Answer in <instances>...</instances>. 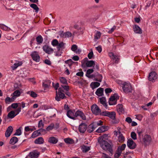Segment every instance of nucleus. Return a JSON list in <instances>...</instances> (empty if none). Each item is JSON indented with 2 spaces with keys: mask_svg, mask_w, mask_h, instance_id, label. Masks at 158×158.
Here are the masks:
<instances>
[{
  "mask_svg": "<svg viewBox=\"0 0 158 158\" xmlns=\"http://www.w3.org/2000/svg\"><path fill=\"white\" fill-rule=\"evenodd\" d=\"M107 139V135L104 134L98 138V141L100 146L103 150L108 151L112 155L113 152L112 149L113 146L110 144L106 141Z\"/></svg>",
  "mask_w": 158,
  "mask_h": 158,
  "instance_id": "1",
  "label": "nucleus"
},
{
  "mask_svg": "<svg viewBox=\"0 0 158 158\" xmlns=\"http://www.w3.org/2000/svg\"><path fill=\"white\" fill-rule=\"evenodd\" d=\"M137 133L138 134V138L140 141L144 143L145 145L149 144L152 141V138L151 136L148 134H145L143 136V131L137 130Z\"/></svg>",
  "mask_w": 158,
  "mask_h": 158,
  "instance_id": "2",
  "label": "nucleus"
},
{
  "mask_svg": "<svg viewBox=\"0 0 158 158\" xmlns=\"http://www.w3.org/2000/svg\"><path fill=\"white\" fill-rule=\"evenodd\" d=\"M122 89L124 93L128 94L131 93L132 88L131 84L128 82H123L122 83Z\"/></svg>",
  "mask_w": 158,
  "mask_h": 158,
  "instance_id": "3",
  "label": "nucleus"
},
{
  "mask_svg": "<svg viewBox=\"0 0 158 158\" xmlns=\"http://www.w3.org/2000/svg\"><path fill=\"white\" fill-rule=\"evenodd\" d=\"M21 108L20 107L14 110L10 111L8 113L7 117L5 118V119L13 118L21 111Z\"/></svg>",
  "mask_w": 158,
  "mask_h": 158,
  "instance_id": "4",
  "label": "nucleus"
},
{
  "mask_svg": "<svg viewBox=\"0 0 158 158\" xmlns=\"http://www.w3.org/2000/svg\"><path fill=\"white\" fill-rule=\"evenodd\" d=\"M31 56L33 60L34 61L36 62H39L40 60V57L39 55L38 52L34 51L32 52L31 54Z\"/></svg>",
  "mask_w": 158,
  "mask_h": 158,
  "instance_id": "5",
  "label": "nucleus"
},
{
  "mask_svg": "<svg viewBox=\"0 0 158 158\" xmlns=\"http://www.w3.org/2000/svg\"><path fill=\"white\" fill-rule=\"evenodd\" d=\"M148 78L150 81L154 82L157 78V75L156 72H152L149 73Z\"/></svg>",
  "mask_w": 158,
  "mask_h": 158,
  "instance_id": "6",
  "label": "nucleus"
},
{
  "mask_svg": "<svg viewBox=\"0 0 158 158\" xmlns=\"http://www.w3.org/2000/svg\"><path fill=\"white\" fill-rule=\"evenodd\" d=\"M91 110L92 113L96 115H99L101 112V110L96 104L93 105L92 106Z\"/></svg>",
  "mask_w": 158,
  "mask_h": 158,
  "instance_id": "7",
  "label": "nucleus"
},
{
  "mask_svg": "<svg viewBox=\"0 0 158 158\" xmlns=\"http://www.w3.org/2000/svg\"><path fill=\"white\" fill-rule=\"evenodd\" d=\"M43 51L46 53L51 54L53 52V49L48 45H45L42 47Z\"/></svg>",
  "mask_w": 158,
  "mask_h": 158,
  "instance_id": "8",
  "label": "nucleus"
},
{
  "mask_svg": "<svg viewBox=\"0 0 158 158\" xmlns=\"http://www.w3.org/2000/svg\"><path fill=\"white\" fill-rule=\"evenodd\" d=\"M75 118L79 117L83 120H85L86 119V116L84 113L81 111L78 110L75 113Z\"/></svg>",
  "mask_w": 158,
  "mask_h": 158,
  "instance_id": "9",
  "label": "nucleus"
},
{
  "mask_svg": "<svg viewBox=\"0 0 158 158\" xmlns=\"http://www.w3.org/2000/svg\"><path fill=\"white\" fill-rule=\"evenodd\" d=\"M136 145L135 143L132 139H130L127 140V146L130 149H135L136 148Z\"/></svg>",
  "mask_w": 158,
  "mask_h": 158,
  "instance_id": "10",
  "label": "nucleus"
},
{
  "mask_svg": "<svg viewBox=\"0 0 158 158\" xmlns=\"http://www.w3.org/2000/svg\"><path fill=\"white\" fill-rule=\"evenodd\" d=\"M65 97L64 94L63 93L58 92L57 91H56V95L55 99L57 101L60 100V99H63Z\"/></svg>",
  "mask_w": 158,
  "mask_h": 158,
  "instance_id": "11",
  "label": "nucleus"
},
{
  "mask_svg": "<svg viewBox=\"0 0 158 158\" xmlns=\"http://www.w3.org/2000/svg\"><path fill=\"white\" fill-rule=\"evenodd\" d=\"M87 126L85 123H81L79 126V131L81 133H84L87 129Z\"/></svg>",
  "mask_w": 158,
  "mask_h": 158,
  "instance_id": "12",
  "label": "nucleus"
},
{
  "mask_svg": "<svg viewBox=\"0 0 158 158\" xmlns=\"http://www.w3.org/2000/svg\"><path fill=\"white\" fill-rule=\"evenodd\" d=\"M96 76H97L98 78H95V80L99 82H101L102 79V76L101 75L98 74V73H97V74H96V75L95 74H92L89 75L87 77L89 78H93L95 77Z\"/></svg>",
  "mask_w": 158,
  "mask_h": 158,
  "instance_id": "13",
  "label": "nucleus"
},
{
  "mask_svg": "<svg viewBox=\"0 0 158 158\" xmlns=\"http://www.w3.org/2000/svg\"><path fill=\"white\" fill-rule=\"evenodd\" d=\"M66 114L69 118L74 120L76 119V118H75V113L72 110H68Z\"/></svg>",
  "mask_w": 158,
  "mask_h": 158,
  "instance_id": "14",
  "label": "nucleus"
},
{
  "mask_svg": "<svg viewBox=\"0 0 158 158\" xmlns=\"http://www.w3.org/2000/svg\"><path fill=\"white\" fill-rule=\"evenodd\" d=\"M117 98L114 95L110 97L109 101V104L110 105H113L116 104L117 103Z\"/></svg>",
  "mask_w": 158,
  "mask_h": 158,
  "instance_id": "15",
  "label": "nucleus"
},
{
  "mask_svg": "<svg viewBox=\"0 0 158 158\" xmlns=\"http://www.w3.org/2000/svg\"><path fill=\"white\" fill-rule=\"evenodd\" d=\"M40 154L39 152L36 151H34L30 152L28 155V156L31 158H37L39 156Z\"/></svg>",
  "mask_w": 158,
  "mask_h": 158,
  "instance_id": "16",
  "label": "nucleus"
},
{
  "mask_svg": "<svg viewBox=\"0 0 158 158\" xmlns=\"http://www.w3.org/2000/svg\"><path fill=\"white\" fill-rule=\"evenodd\" d=\"M60 35L62 37L64 38H69L72 36V34L69 31H67L66 32H64L62 31L60 32Z\"/></svg>",
  "mask_w": 158,
  "mask_h": 158,
  "instance_id": "17",
  "label": "nucleus"
},
{
  "mask_svg": "<svg viewBox=\"0 0 158 158\" xmlns=\"http://www.w3.org/2000/svg\"><path fill=\"white\" fill-rule=\"evenodd\" d=\"M109 56L113 60V61L115 63H118V56L117 55H115L112 52L109 53Z\"/></svg>",
  "mask_w": 158,
  "mask_h": 158,
  "instance_id": "18",
  "label": "nucleus"
},
{
  "mask_svg": "<svg viewBox=\"0 0 158 158\" xmlns=\"http://www.w3.org/2000/svg\"><path fill=\"white\" fill-rule=\"evenodd\" d=\"M13 131V128L12 126H10L7 128L5 133V136L6 137H9L12 133Z\"/></svg>",
  "mask_w": 158,
  "mask_h": 158,
  "instance_id": "19",
  "label": "nucleus"
},
{
  "mask_svg": "<svg viewBox=\"0 0 158 158\" xmlns=\"http://www.w3.org/2000/svg\"><path fill=\"white\" fill-rule=\"evenodd\" d=\"M108 127L106 126L100 127L96 131L98 133H102L107 130Z\"/></svg>",
  "mask_w": 158,
  "mask_h": 158,
  "instance_id": "20",
  "label": "nucleus"
},
{
  "mask_svg": "<svg viewBox=\"0 0 158 158\" xmlns=\"http://www.w3.org/2000/svg\"><path fill=\"white\" fill-rule=\"evenodd\" d=\"M134 31L136 33L141 34L142 33V30L140 27L138 26L135 25L133 27Z\"/></svg>",
  "mask_w": 158,
  "mask_h": 158,
  "instance_id": "21",
  "label": "nucleus"
},
{
  "mask_svg": "<svg viewBox=\"0 0 158 158\" xmlns=\"http://www.w3.org/2000/svg\"><path fill=\"white\" fill-rule=\"evenodd\" d=\"M96 128L93 123L90 124L87 128V131L89 133L92 132Z\"/></svg>",
  "mask_w": 158,
  "mask_h": 158,
  "instance_id": "22",
  "label": "nucleus"
},
{
  "mask_svg": "<svg viewBox=\"0 0 158 158\" xmlns=\"http://www.w3.org/2000/svg\"><path fill=\"white\" fill-rule=\"evenodd\" d=\"M44 139L42 137H40L36 139L34 141L35 143L41 144L44 143Z\"/></svg>",
  "mask_w": 158,
  "mask_h": 158,
  "instance_id": "23",
  "label": "nucleus"
},
{
  "mask_svg": "<svg viewBox=\"0 0 158 158\" xmlns=\"http://www.w3.org/2000/svg\"><path fill=\"white\" fill-rule=\"evenodd\" d=\"M22 63L21 61H17L16 63H15L11 67V68L13 70L16 69L18 67L22 65Z\"/></svg>",
  "mask_w": 158,
  "mask_h": 158,
  "instance_id": "24",
  "label": "nucleus"
},
{
  "mask_svg": "<svg viewBox=\"0 0 158 158\" xmlns=\"http://www.w3.org/2000/svg\"><path fill=\"white\" fill-rule=\"evenodd\" d=\"M103 89L102 88H99L96 91L95 94L98 96H102L103 94Z\"/></svg>",
  "mask_w": 158,
  "mask_h": 158,
  "instance_id": "25",
  "label": "nucleus"
},
{
  "mask_svg": "<svg viewBox=\"0 0 158 158\" xmlns=\"http://www.w3.org/2000/svg\"><path fill=\"white\" fill-rule=\"evenodd\" d=\"M100 103L106 108H107V105L106 102V99L105 97H102L100 98Z\"/></svg>",
  "mask_w": 158,
  "mask_h": 158,
  "instance_id": "26",
  "label": "nucleus"
},
{
  "mask_svg": "<svg viewBox=\"0 0 158 158\" xmlns=\"http://www.w3.org/2000/svg\"><path fill=\"white\" fill-rule=\"evenodd\" d=\"M58 139L55 137H51L48 139V142L51 143L55 144L58 142Z\"/></svg>",
  "mask_w": 158,
  "mask_h": 158,
  "instance_id": "27",
  "label": "nucleus"
},
{
  "mask_svg": "<svg viewBox=\"0 0 158 158\" xmlns=\"http://www.w3.org/2000/svg\"><path fill=\"white\" fill-rule=\"evenodd\" d=\"M100 83L98 82H92L90 86L93 89H94L99 86Z\"/></svg>",
  "mask_w": 158,
  "mask_h": 158,
  "instance_id": "28",
  "label": "nucleus"
},
{
  "mask_svg": "<svg viewBox=\"0 0 158 158\" xmlns=\"http://www.w3.org/2000/svg\"><path fill=\"white\" fill-rule=\"evenodd\" d=\"M85 65L87 67H91L95 65V62L93 60H88L86 63Z\"/></svg>",
  "mask_w": 158,
  "mask_h": 158,
  "instance_id": "29",
  "label": "nucleus"
},
{
  "mask_svg": "<svg viewBox=\"0 0 158 158\" xmlns=\"http://www.w3.org/2000/svg\"><path fill=\"white\" fill-rule=\"evenodd\" d=\"M30 6L35 10V12L37 13L39 11V9L37 5L33 3L31 4L30 5Z\"/></svg>",
  "mask_w": 158,
  "mask_h": 158,
  "instance_id": "30",
  "label": "nucleus"
},
{
  "mask_svg": "<svg viewBox=\"0 0 158 158\" xmlns=\"http://www.w3.org/2000/svg\"><path fill=\"white\" fill-rule=\"evenodd\" d=\"M40 135V132H39V130H37L35 131L31 135V137L33 138H35Z\"/></svg>",
  "mask_w": 158,
  "mask_h": 158,
  "instance_id": "31",
  "label": "nucleus"
},
{
  "mask_svg": "<svg viewBox=\"0 0 158 158\" xmlns=\"http://www.w3.org/2000/svg\"><path fill=\"white\" fill-rule=\"evenodd\" d=\"M18 141V139L17 137H14L10 140V143L12 144H14Z\"/></svg>",
  "mask_w": 158,
  "mask_h": 158,
  "instance_id": "32",
  "label": "nucleus"
},
{
  "mask_svg": "<svg viewBox=\"0 0 158 158\" xmlns=\"http://www.w3.org/2000/svg\"><path fill=\"white\" fill-rule=\"evenodd\" d=\"M36 40L38 44H41L43 41V38L41 35H40L37 36L36 38Z\"/></svg>",
  "mask_w": 158,
  "mask_h": 158,
  "instance_id": "33",
  "label": "nucleus"
},
{
  "mask_svg": "<svg viewBox=\"0 0 158 158\" xmlns=\"http://www.w3.org/2000/svg\"><path fill=\"white\" fill-rule=\"evenodd\" d=\"M54 126L55 125L54 123H51L46 128V130L48 131L52 130L54 128Z\"/></svg>",
  "mask_w": 158,
  "mask_h": 158,
  "instance_id": "34",
  "label": "nucleus"
},
{
  "mask_svg": "<svg viewBox=\"0 0 158 158\" xmlns=\"http://www.w3.org/2000/svg\"><path fill=\"white\" fill-rule=\"evenodd\" d=\"M27 94H29L33 98H35L37 97V94L33 91H29L27 92Z\"/></svg>",
  "mask_w": 158,
  "mask_h": 158,
  "instance_id": "35",
  "label": "nucleus"
},
{
  "mask_svg": "<svg viewBox=\"0 0 158 158\" xmlns=\"http://www.w3.org/2000/svg\"><path fill=\"white\" fill-rule=\"evenodd\" d=\"M93 123L96 128L98 126L102 125H103V122L101 120H99L97 122H95Z\"/></svg>",
  "mask_w": 158,
  "mask_h": 158,
  "instance_id": "36",
  "label": "nucleus"
},
{
  "mask_svg": "<svg viewBox=\"0 0 158 158\" xmlns=\"http://www.w3.org/2000/svg\"><path fill=\"white\" fill-rule=\"evenodd\" d=\"M115 113L114 112H109V113L108 115V117H109L112 119H115Z\"/></svg>",
  "mask_w": 158,
  "mask_h": 158,
  "instance_id": "37",
  "label": "nucleus"
},
{
  "mask_svg": "<svg viewBox=\"0 0 158 158\" xmlns=\"http://www.w3.org/2000/svg\"><path fill=\"white\" fill-rule=\"evenodd\" d=\"M23 128L22 127H20L19 128L16 130V132L14 134V135H20L21 134V130Z\"/></svg>",
  "mask_w": 158,
  "mask_h": 158,
  "instance_id": "38",
  "label": "nucleus"
},
{
  "mask_svg": "<svg viewBox=\"0 0 158 158\" xmlns=\"http://www.w3.org/2000/svg\"><path fill=\"white\" fill-rule=\"evenodd\" d=\"M125 139L123 135L122 134H120L118 136V140L119 142L122 143L124 140Z\"/></svg>",
  "mask_w": 158,
  "mask_h": 158,
  "instance_id": "39",
  "label": "nucleus"
},
{
  "mask_svg": "<svg viewBox=\"0 0 158 158\" xmlns=\"http://www.w3.org/2000/svg\"><path fill=\"white\" fill-rule=\"evenodd\" d=\"M51 82L50 81L48 80L47 81V83L45 82L43 83V85L45 88H48L50 86Z\"/></svg>",
  "mask_w": 158,
  "mask_h": 158,
  "instance_id": "40",
  "label": "nucleus"
},
{
  "mask_svg": "<svg viewBox=\"0 0 158 158\" xmlns=\"http://www.w3.org/2000/svg\"><path fill=\"white\" fill-rule=\"evenodd\" d=\"M64 142L67 143L72 144L73 143V140L70 138H67L64 139Z\"/></svg>",
  "mask_w": 158,
  "mask_h": 158,
  "instance_id": "41",
  "label": "nucleus"
},
{
  "mask_svg": "<svg viewBox=\"0 0 158 158\" xmlns=\"http://www.w3.org/2000/svg\"><path fill=\"white\" fill-rule=\"evenodd\" d=\"M101 35V33L98 31L94 35V40H98L100 38Z\"/></svg>",
  "mask_w": 158,
  "mask_h": 158,
  "instance_id": "42",
  "label": "nucleus"
},
{
  "mask_svg": "<svg viewBox=\"0 0 158 158\" xmlns=\"http://www.w3.org/2000/svg\"><path fill=\"white\" fill-rule=\"evenodd\" d=\"M58 41L56 39H54L53 40L51 43L52 45L54 47L57 46L58 44Z\"/></svg>",
  "mask_w": 158,
  "mask_h": 158,
  "instance_id": "43",
  "label": "nucleus"
},
{
  "mask_svg": "<svg viewBox=\"0 0 158 158\" xmlns=\"http://www.w3.org/2000/svg\"><path fill=\"white\" fill-rule=\"evenodd\" d=\"M90 149V148L87 146H84L82 147V150L83 152H86Z\"/></svg>",
  "mask_w": 158,
  "mask_h": 158,
  "instance_id": "44",
  "label": "nucleus"
},
{
  "mask_svg": "<svg viewBox=\"0 0 158 158\" xmlns=\"http://www.w3.org/2000/svg\"><path fill=\"white\" fill-rule=\"evenodd\" d=\"M126 147V145L125 144H122L121 146L119 147L118 148V151H121V152L122 151L124 150Z\"/></svg>",
  "mask_w": 158,
  "mask_h": 158,
  "instance_id": "45",
  "label": "nucleus"
},
{
  "mask_svg": "<svg viewBox=\"0 0 158 158\" xmlns=\"http://www.w3.org/2000/svg\"><path fill=\"white\" fill-rule=\"evenodd\" d=\"M20 94L21 93L19 90H16L13 93L14 96L16 97L19 96Z\"/></svg>",
  "mask_w": 158,
  "mask_h": 158,
  "instance_id": "46",
  "label": "nucleus"
},
{
  "mask_svg": "<svg viewBox=\"0 0 158 158\" xmlns=\"http://www.w3.org/2000/svg\"><path fill=\"white\" fill-rule=\"evenodd\" d=\"M94 70L93 69H89L87 70L86 73V76L88 77L90 75V74L93 73Z\"/></svg>",
  "mask_w": 158,
  "mask_h": 158,
  "instance_id": "47",
  "label": "nucleus"
},
{
  "mask_svg": "<svg viewBox=\"0 0 158 158\" xmlns=\"http://www.w3.org/2000/svg\"><path fill=\"white\" fill-rule=\"evenodd\" d=\"M19 104H20V103H14L12 104L10 106L12 108L15 109L19 106Z\"/></svg>",
  "mask_w": 158,
  "mask_h": 158,
  "instance_id": "48",
  "label": "nucleus"
},
{
  "mask_svg": "<svg viewBox=\"0 0 158 158\" xmlns=\"http://www.w3.org/2000/svg\"><path fill=\"white\" fill-rule=\"evenodd\" d=\"M131 138L134 140H136L137 139L136 134L135 132H131Z\"/></svg>",
  "mask_w": 158,
  "mask_h": 158,
  "instance_id": "49",
  "label": "nucleus"
},
{
  "mask_svg": "<svg viewBox=\"0 0 158 158\" xmlns=\"http://www.w3.org/2000/svg\"><path fill=\"white\" fill-rule=\"evenodd\" d=\"M60 82L63 84H66L67 83V81L66 79L64 77H61L60 78Z\"/></svg>",
  "mask_w": 158,
  "mask_h": 158,
  "instance_id": "50",
  "label": "nucleus"
},
{
  "mask_svg": "<svg viewBox=\"0 0 158 158\" xmlns=\"http://www.w3.org/2000/svg\"><path fill=\"white\" fill-rule=\"evenodd\" d=\"M0 28L5 31H7L8 28L3 24H0Z\"/></svg>",
  "mask_w": 158,
  "mask_h": 158,
  "instance_id": "51",
  "label": "nucleus"
},
{
  "mask_svg": "<svg viewBox=\"0 0 158 158\" xmlns=\"http://www.w3.org/2000/svg\"><path fill=\"white\" fill-rule=\"evenodd\" d=\"M64 44L63 42H61L58 43V44L57 45V48L58 50H60V48H62L64 46Z\"/></svg>",
  "mask_w": 158,
  "mask_h": 158,
  "instance_id": "52",
  "label": "nucleus"
},
{
  "mask_svg": "<svg viewBox=\"0 0 158 158\" xmlns=\"http://www.w3.org/2000/svg\"><path fill=\"white\" fill-rule=\"evenodd\" d=\"M121 153V151H118L114 155V157L115 158H118L120 156Z\"/></svg>",
  "mask_w": 158,
  "mask_h": 158,
  "instance_id": "53",
  "label": "nucleus"
},
{
  "mask_svg": "<svg viewBox=\"0 0 158 158\" xmlns=\"http://www.w3.org/2000/svg\"><path fill=\"white\" fill-rule=\"evenodd\" d=\"M44 126V124L43 123V121L42 120H40L39 122L38 127L39 128H43Z\"/></svg>",
  "mask_w": 158,
  "mask_h": 158,
  "instance_id": "54",
  "label": "nucleus"
},
{
  "mask_svg": "<svg viewBox=\"0 0 158 158\" xmlns=\"http://www.w3.org/2000/svg\"><path fill=\"white\" fill-rule=\"evenodd\" d=\"M108 113H109V112L108 111H103L102 112H101V111L99 114L100 115H101L107 116Z\"/></svg>",
  "mask_w": 158,
  "mask_h": 158,
  "instance_id": "55",
  "label": "nucleus"
},
{
  "mask_svg": "<svg viewBox=\"0 0 158 158\" xmlns=\"http://www.w3.org/2000/svg\"><path fill=\"white\" fill-rule=\"evenodd\" d=\"M5 101L6 103H9L13 101V99L9 97H7L6 98Z\"/></svg>",
  "mask_w": 158,
  "mask_h": 158,
  "instance_id": "56",
  "label": "nucleus"
},
{
  "mask_svg": "<svg viewBox=\"0 0 158 158\" xmlns=\"http://www.w3.org/2000/svg\"><path fill=\"white\" fill-rule=\"evenodd\" d=\"M117 111L119 113V114H120L123 112V109L121 105L119 106V107L117 109Z\"/></svg>",
  "mask_w": 158,
  "mask_h": 158,
  "instance_id": "57",
  "label": "nucleus"
},
{
  "mask_svg": "<svg viewBox=\"0 0 158 158\" xmlns=\"http://www.w3.org/2000/svg\"><path fill=\"white\" fill-rule=\"evenodd\" d=\"M77 45L76 44H73L71 48V50L72 51L75 52V51H76V49H77Z\"/></svg>",
  "mask_w": 158,
  "mask_h": 158,
  "instance_id": "58",
  "label": "nucleus"
},
{
  "mask_svg": "<svg viewBox=\"0 0 158 158\" xmlns=\"http://www.w3.org/2000/svg\"><path fill=\"white\" fill-rule=\"evenodd\" d=\"M73 63V60L71 59H69L65 61V63L66 64H68L70 65H71Z\"/></svg>",
  "mask_w": 158,
  "mask_h": 158,
  "instance_id": "59",
  "label": "nucleus"
},
{
  "mask_svg": "<svg viewBox=\"0 0 158 158\" xmlns=\"http://www.w3.org/2000/svg\"><path fill=\"white\" fill-rule=\"evenodd\" d=\"M94 55V53L92 51H91L88 55V57L89 59H91Z\"/></svg>",
  "mask_w": 158,
  "mask_h": 158,
  "instance_id": "60",
  "label": "nucleus"
},
{
  "mask_svg": "<svg viewBox=\"0 0 158 158\" xmlns=\"http://www.w3.org/2000/svg\"><path fill=\"white\" fill-rule=\"evenodd\" d=\"M116 28V26H114L111 29L108 31V33H111L113 32L114 31Z\"/></svg>",
  "mask_w": 158,
  "mask_h": 158,
  "instance_id": "61",
  "label": "nucleus"
},
{
  "mask_svg": "<svg viewBox=\"0 0 158 158\" xmlns=\"http://www.w3.org/2000/svg\"><path fill=\"white\" fill-rule=\"evenodd\" d=\"M61 86L67 91H68L69 90V86L68 85H61Z\"/></svg>",
  "mask_w": 158,
  "mask_h": 158,
  "instance_id": "62",
  "label": "nucleus"
},
{
  "mask_svg": "<svg viewBox=\"0 0 158 158\" xmlns=\"http://www.w3.org/2000/svg\"><path fill=\"white\" fill-rule=\"evenodd\" d=\"M125 121L128 123H130L132 122V119L130 117H127L126 118Z\"/></svg>",
  "mask_w": 158,
  "mask_h": 158,
  "instance_id": "63",
  "label": "nucleus"
},
{
  "mask_svg": "<svg viewBox=\"0 0 158 158\" xmlns=\"http://www.w3.org/2000/svg\"><path fill=\"white\" fill-rule=\"evenodd\" d=\"M112 91V89L110 88H106L105 89V92L106 94H108L111 93Z\"/></svg>",
  "mask_w": 158,
  "mask_h": 158,
  "instance_id": "64",
  "label": "nucleus"
}]
</instances>
